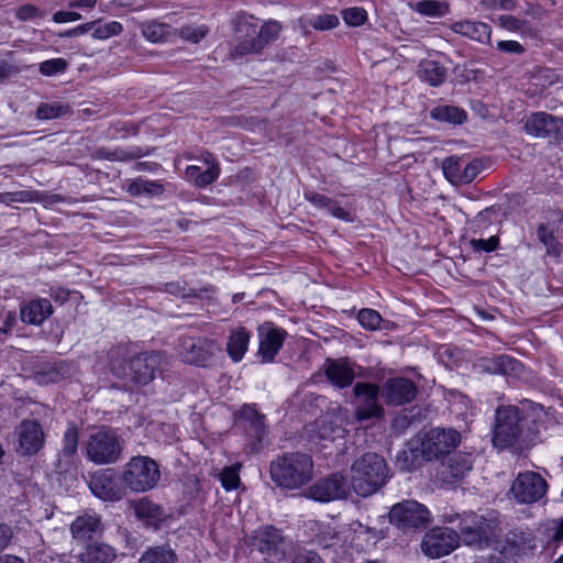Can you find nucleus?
Wrapping results in <instances>:
<instances>
[{"label":"nucleus","mask_w":563,"mask_h":563,"mask_svg":"<svg viewBox=\"0 0 563 563\" xmlns=\"http://www.w3.org/2000/svg\"><path fill=\"white\" fill-rule=\"evenodd\" d=\"M313 460L301 451L283 452L269 463V477L282 492H294L307 486L313 477Z\"/></svg>","instance_id":"obj_1"},{"label":"nucleus","mask_w":563,"mask_h":563,"mask_svg":"<svg viewBox=\"0 0 563 563\" xmlns=\"http://www.w3.org/2000/svg\"><path fill=\"white\" fill-rule=\"evenodd\" d=\"M232 29L238 40L233 51L241 57L261 53L278 38L282 31L280 24L276 21H268L258 26V19L246 12L236 14L232 20Z\"/></svg>","instance_id":"obj_2"},{"label":"nucleus","mask_w":563,"mask_h":563,"mask_svg":"<svg viewBox=\"0 0 563 563\" xmlns=\"http://www.w3.org/2000/svg\"><path fill=\"white\" fill-rule=\"evenodd\" d=\"M528 416L517 406H499L495 411L493 427V445L498 450H507L517 444L526 443Z\"/></svg>","instance_id":"obj_3"},{"label":"nucleus","mask_w":563,"mask_h":563,"mask_svg":"<svg viewBox=\"0 0 563 563\" xmlns=\"http://www.w3.org/2000/svg\"><path fill=\"white\" fill-rule=\"evenodd\" d=\"M388 477L385 459L377 453L367 452L353 463L349 482L356 495L368 497L379 490Z\"/></svg>","instance_id":"obj_4"},{"label":"nucleus","mask_w":563,"mask_h":563,"mask_svg":"<svg viewBox=\"0 0 563 563\" xmlns=\"http://www.w3.org/2000/svg\"><path fill=\"white\" fill-rule=\"evenodd\" d=\"M159 365V354L155 351H145L123 358L113 371L118 377L141 387L154 380Z\"/></svg>","instance_id":"obj_5"},{"label":"nucleus","mask_w":563,"mask_h":563,"mask_svg":"<svg viewBox=\"0 0 563 563\" xmlns=\"http://www.w3.org/2000/svg\"><path fill=\"white\" fill-rule=\"evenodd\" d=\"M161 477L158 464L148 456L137 455L130 460L122 475L123 483L132 492L152 489Z\"/></svg>","instance_id":"obj_6"},{"label":"nucleus","mask_w":563,"mask_h":563,"mask_svg":"<svg viewBox=\"0 0 563 563\" xmlns=\"http://www.w3.org/2000/svg\"><path fill=\"white\" fill-rule=\"evenodd\" d=\"M86 456L95 464L115 463L123 450L120 437L111 428L92 433L85 446Z\"/></svg>","instance_id":"obj_7"},{"label":"nucleus","mask_w":563,"mask_h":563,"mask_svg":"<svg viewBox=\"0 0 563 563\" xmlns=\"http://www.w3.org/2000/svg\"><path fill=\"white\" fill-rule=\"evenodd\" d=\"M430 521L428 507L413 499L397 503L389 510V522L404 532L421 531Z\"/></svg>","instance_id":"obj_8"},{"label":"nucleus","mask_w":563,"mask_h":563,"mask_svg":"<svg viewBox=\"0 0 563 563\" xmlns=\"http://www.w3.org/2000/svg\"><path fill=\"white\" fill-rule=\"evenodd\" d=\"M350 490L351 485L347 476L341 472H335L309 485L306 497L319 503H330L345 499L350 495Z\"/></svg>","instance_id":"obj_9"},{"label":"nucleus","mask_w":563,"mask_h":563,"mask_svg":"<svg viewBox=\"0 0 563 563\" xmlns=\"http://www.w3.org/2000/svg\"><path fill=\"white\" fill-rule=\"evenodd\" d=\"M252 545L266 561L280 562L286 558V538L282 529L273 525H266L255 530Z\"/></svg>","instance_id":"obj_10"},{"label":"nucleus","mask_w":563,"mask_h":563,"mask_svg":"<svg viewBox=\"0 0 563 563\" xmlns=\"http://www.w3.org/2000/svg\"><path fill=\"white\" fill-rule=\"evenodd\" d=\"M547 481L533 471L519 473L510 487L515 500L518 504L526 505L539 501L547 494Z\"/></svg>","instance_id":"obj_11"},{"label":"nucleus","mask_w":563,"mask_h":563,"mask_svg":"<svg viewBox=\"0 0 563 563\" xmlns=\"http://www.w3.org/2000/svg\"><path fill=\"white\" fill-rule=\"evenodd\" d=\"M461 443V434L454 429H434L421 442L426 461L439 460L452 453Z\"/></svg>","instance_id":"obj_12"},{"label":"nucleus","mask_w":563,"mask_h":563,"mask_svg":"<svg viewBox=\"0 0 563 563\" xmlns=\"http://www.w3.org/2000/svg\"><path fill=\"white\" fill-rule=\"evenodd\" d=\"M353 394L358 398L355 409V417L358 421H366L384 416V408L378 398L380 389L378 385L368 382H357L353 386Z\"/></svg>","instance_id":"obj_13"},{"label":"nucleus","mask_w":563,"mask_h":563,"mask_svg":"<svg viewBox=\"0 0 563 563\" xmlns=\"http://www.w3.org/2000/svg\"><path fill=\"white\" fill-rule=\"evenodd\" d=\"M216 342L208 338H184L178 346V354L184 363L207 367L214 356Z\"/></svg>","instance_id":"obj_14"},{"label":"nucleus","mask_w":563,"mask_h":563,"mask_svg":"<svg viewBox=\"0 0 563 563\" xmlns=\"http://www.w3.org/2000/svg\"><path fill=\"white\" fill-rule=\"evenodd\" d=\"M287 331L276 327L273 322H265L257 327L258 349L257 356L262 364L273 363L283 349L287 339Z\"/></svg>","instance_id":"obj_15"},{"label":"nucleus","mask_w":563,"mask_h":563,"mask_svg":"<svg viewBox=\"0 0 563 563\" xmlns=\"http://www.w3.org/2000/svg\"><path fill=\"white\" fill-rule=\"evenodd\" d=\"M418 395L417 384L409 377H389L383 384L380 396L390 407L405 406L412 402Z\"/></svg>","instance_id":"obj_16"},{"label":"nucleus","mask_w":563,"mask_h":563,"mask_svg":"<svg viewBox=\"0 0 563 563\" xmlns=\"http://www.w3.org/2000/svg\"><path fill=\"white\" fill-rule=\"evenodd\" d=\"M460 544L457 531L448 527H435L426 533L422 549L430 558H442L453 552Z\"/></svg>","instance_id":"obj_17"},{"label":"nucleus","mask_w":563,"mask_h":563,"mask_svg":"<svg viewBox=\"0 0 563 563\" xmlns=\"http://www.w3.org/2000/svg\"><path fill=\"white\" fill-rule=\"evenodd\" d=\"M459 536L467 545H482L488 542L489 525L483 516L465 514L459 521Z\"/></svg>","instance_id":"obj_18"},{"label":"nucleus","mask_w":563,"mask_h":563,"mask_svg":"<svg viewBox=\"0 0 563 563\" xmlns=\"http://www.w3.org/2000/svg\"><path fill=\"white\" fill-rule=\"evenodd\" d=\"M559 117H554L544 111L532 112L525 121V132L533 137H550L561 139Z\"/></svg>","instance_id":"obj_19"},{"label":"nucleus","mask_w":563,"mask_h":563,"mask_svg":"<svg viewBox=\"0 0 563 563\" xmlns=\"http://www.w3.org/2000/svg\"><path fill=\"white\" fill-rule=\"evenodd\" d=\"M476 367L479 373L503 376H519L523 369V363L507 354L494 355L492 357H481Z\"/></svg>","instance_id":"obj_20"},{"label":"nucleus","mask_w":563,"mask_h":563,"mask_svg":"<svg viewBox=\"0 0 563 563\" xmlns=\"http://www.w3.org/2000/svg\"><path fill=\"white\" fill-rule=\"evenodd\" d=\"M323 374L328 382L339 389L350 387L355 378V372L347 357L325 358Z\"/></svg>","instance_id":"obj_21"},{"label":"nucleus","mask_w":563,"mask_h":563,"mask_svg":"<svg viewBox=\"0 0 563 563\" xmlns=\"http://www.w3.org/2000/svg\"><path fill=\"white\" fill-rule=\"evenodd\" d=\"M44 445V431L37 420H23L19 427V446L23 455H34Z\"/></svg>","instance_id":"obj_22"},{"label":"nucleus","mask_w":563,"mask_h":563,"mask_svg":"<svg viewBox=\"0 0 563 563\" xmlns=\"http://www.w3.org/2000/svg\"><path fill=\"white\" fill-rule=\"evenodd\" d=\"M89 488L96 497L103 500H119L121 498V488L112 470L99 471L92 474Z\"/></svg>","instance_id":"obj_23"},{"label":"nucleus","mask_w":563,"mask_h":563,"mask_svg":"<svg viewBox=\"0 0 563 563\" xmlns=\"http://www.w3.org/2000/svg\"><path fill=\"white\" fill-rule=\"evenodd\" d=\"M54 312L51 300L47 298H34L20 307V319L30 325H42Z\"/></svg>","instance_id":"obj_24"},{"label":"nucleus","mask_w":563,"mask_h":563,"mask_svg":"<svg viewBox=\"0 0 563 563\" xmlns=\"http://www.w3.org/2000/svg\"><path fill=\"white\" fill-rule=\"evenodd\" d=\"M163 290L177 298L210 302L213 300L214 286L209 284L201 288H191L185 280H174L165 283Z\"/></svg>","instance_id":"obj_25"},{"label":"nucleus","mask_w":563,"mask_h":563,"mask_svg":"<svg viewBox=\"0 0 563 563\" xmlns=\"http://www.w3.org/2000/svg\"><path fill=\"white\" fill-rule=\"evenodd\" d=\"M302 195L305 200L316 209L327 210L331 217L338 220H342L344 222L351 221L350 212L341 207L339 202L331 197L320 194L311 188H305Z\"/></svg>","instance_id":"obj_26"},{"label":"nucleus","mask_w":563,"mask_h":563,"mask_svg":"<svg viewBox=\"0 0 563 563\" xmlns=\"http://www.w3.org/2000/svg\"><path fill=\"white\" fill-rule=\"evenodd\" d=\"M450 30L455 34L482 44H488L490 42L492 26L482 21H455L450 25Z\"/></svg>","instance_id":"obj_27"},{"label":"nucleus","mask_w":563,"mask_h":563,"mask_svg":"<svg viewBox=\"0 0 563 563\" xmlns=\"http://www.w3.org/2000/svg\"><path fill=\"white\" fill-rule=\"evenodd\" d=\"M236 421H244L249 424L250 430L253 432L254 438L262 442L266 435V417L257 409L256 404H244L234 413Z\"/></svg>","instance_id":"obj_28"},{"label":"nucleus","mask_w":563,"mask_h":563,"mask_svg":"<svg viewBox=\"0 0 563 563\" xmlns=\"http://www.w3.org/2000/svg\"><path fill=\"white\" fill-rule=\"evenodd\" d=\"M71 363L60 360L42 364L35 372V379L38 384H56L71 377Z\"/></svg>","instance_id":"obj_29"},{"label":"nucleus","mask_w":563,"mask_h":563,"mask_svg":"<svg viewBox=\"0 0 563 563\" xmlns=\"http://www.w3.org/2000/svg\"><path fill=\"white\" fill-rule=\"evenodd\" d=\"M251 336V331L243 325L230 330L225 350L234 363H239L244 358L249 350Z\"/></svg>","instance_id":"obj_30"},{"label":"nucleus","mask_w":563,"mask_h":563,"mask_svg":"<svg viewBox=\"0 0 563 563\" xmlns=\"http://www.w3.org/2000/svg\"><path fill=\"white\" fill-rule=\"evenodd\" d=\"M443 466L445 468L443 473H445L446 476L451 478V482H457L463 479L468 474V472L472 471V456L471 454L453 451L446 456Z\"/></svg>","instance_id":"obj_31"},{"label":"nucleus","mask_w":563,"mask_h":563,"mask_svg":"<svg viewBox=\"0 0 563 563\" xmlns=\"http://www.w3.org/2000/svg\"><path fill=\"white\" fill-rule=\"evenodd\" d=\"M73 538L80 541L92 540L101 533L102 522L98 517L85 515L77 517L70 526Z\"/></svg>","instance_id":"obj_32"},{"label":"nucleus","mask_w":563,"mask_h":563,"mask_svg":"<svg viewBox=\"0 0 563 563\" xmlns=\"http://www.w3.org/2000/svg\"><path fill=\"white\" fill-rule=\"evenodd\" d=\"M134 511L136 517L143 520L146 526L155 529H158L165 520L163 507L148 498L140 499L134 506Z\"/></svg>","instance_id":"obj_33"},{"label":"nucleus","mask_w":563,"mask_h":563,"mask_svg":"<svg viewBox=\"0 0 563 563\" xmlns=\"http://www.w3.org/2000/svg\"><path fill=\"white\" fill-rule=\"evenodd\" d=\"M430 118L440 123L462 125L467 121V112L457 106L439 104L431 109Z\"/></svg>","instance_id":"obj_34"},{"label":"nucleus","mask_w":563,"mask_h":563,"mask_svg":"<svg viewBox=\"0 0 563 563\" xmlns=\"http://www.w3.org/2000/svg\"><path fill=\"white\" fill-rule=\"evenodd\" d=\"M115 552L112 547L106 543H88L80 554L82 563H112Z\"/></svg>","instance_id":"obj_35"},{"label":"nucleus","mask_w":563,"mask_h":563,"mask_svg":"<svg viewBox=\"0 0 563 563\" xmlns=\"http://www.w3.org/2000/svg\"><path fill=\"white\" fill-rule=\"evenodd\" d=\"M140 31L142 36L151 43L167 42L173 34L172 25L156 20L141 23Z\"/></svg>","instance_id":"obj_36"},{"label":"nucleus","mask_w":563,"mask_h":563,"mask_svg":"<svg viewBox=\"0 0 563 563\" xmlns=\"http://www.w3.org/2000/svg\"><path fill=\"white\" fill-rule=\"evenodd\" d=\"M221 174L220 164H214L201 170L199 166L189 165L186 167V175L194 180L195 186L198 188H206L217 181Z\"/></svg>","instance_id":"obj_37"},{"label":"nucleus","mask_w":563,"mask_h":563,"mask_svg":"<svg viewBox=\"0 0 563 563\" xmlns=\"http://www.w3.org/2000/svg\"><path fill=\"white\" fill-rule=\"evenodd\" d=\"M139 563H179L177 553L166 544L147 548Z\"/></svg>","instance_id":"obj_38"},{"label":"nucleus","mask_w":563,"mask_h":563,"mask_svg":"<svg viewBox=\"0 0 563 563\" xmlns=\"http://www.w3.org/2000/svg\"><path fill=\"white\" fill-rule=\"evenodd\" d=\"M98 157L102 159H107L110 162H128L132 159H137L143 156L150 155L148 151H143L139 146H134L129 151L117 147L113 150L107 147H100L97 151Z\"/></svg>","instance_id":"obj_39"},{"label":"nucleus","mask_w":563,"mask_h":563,"mask_svg":"<svg viewBox=\"0 0 563 563\" xmlns=\"http://www.w3.org/2000/svg\"><path fill=\"white\" fill-rule=\"evenodd\" d=\"M420 71V78L432 87L442 85L448 76L446 68L437 60H424Z\"/></svg>","instance_id":"obj_40"},{"label":"nucleus","mask_w":563,"mask_h":563,"mask_svg":"<svg viewBox=\"0 0 563 563\" xmlns=\"http://www.w3.org/2000/svg\"><path fill=\"white\" fill-rule=\"evenodd\" d=\"M140 132V123L130 120H115L110 122L104 131V135L110 140L126 139L137 135Z\"/></svg>","instance_id":"obj_41"},{"label":"nucleus","mask_w":563,"mask_h":563,"mask_svg":"<svg viewBox=\"0 0 563 563\" xmlns=\"http://www.w3.org/2000/svg\"><path fill=\"white\" fill-rule=\"evenodd\" d=\"M80 429L76 422L69 421L62 439L60 453L65 459H73L77 454Z\"/></svg>","instance_id":"obj_42"},{"label":"nucleus","mask_w":563,"mask_h":563,"mask_svg":"<svg viewBox=\"0 0 563 563\" xmlns=\"http://www.w3.org/2000/svg\"><path fill=\"white\" fill-rule=\"evenodd\" d=\"M422 461H426L422 445L402 450L397 454V463L402 471L412 472L418 470L421 467Z\"/></svg>","instance_id":"obj_43"},{"label":"nucleus","mask_w":563,"mask_h":563,"mask_svg":"<svg viewBox=\"0 0 563 563\" xmlns=\"http://www.w3.org/2000/svg\"><path fill=\"white\" fill-rule=\"evenodd\" d=\"M538 240L545 246L547 254L552 257H560L562 254V245L555 238L553 231L548 225L540 224L537 228Z\"/></svg>","instance_id":"obj_44"},{"label":"nucleus","mask_w":563,"mask_h":563,"mask_svg":"<svg viewBox=\"0 0 563 563\" xmlns=\"http://www.w3.org/2000/svg\"><path fill=\"white\" fill-rule=\"evenodd\" d=\"M416 11L426 16L442 18L450 13V5L440 0H422L416 4Z\"/></svg>","instance_id":"obj_45"},{"label":"nucleus","mask_w":563,"mask_h":563,"mask_svg":"<svg viewBox=\"0 0 563 563\" xmlns=\"http://www.w3.org/2000/svg\"><path fill=\"white\" fill-rule=\"evenodd\" d=\"M95 27L92 30V37L96 40H108L112 36L120 35L123 32V25L118 21L101 23L93 21Z\"/></svg>","instance_id":"obj_46"},{"label":"nucleus","mask_w":563,"mask_h":563,"mask_svg":"<svg viewBox=\"0 0 563 563\" xmlns=\"http://www.w3.org/2000/svg\"><path fill=\"white\" fill-rule=\"evenodd\" d=\"M360 325L366 331H376L380 329L383 318L380 313L372 308H362L357 313Z\"/></svg>","instance_id":"obj_47"},{"label":"nucleus","mask_w":563,"mask_h":563,"mask_svg":"<svg viewBox=\"0 0 563 563\" xmlns=\"http://www.w3.org/2000/svg\"><path fill=\"white\" fill-rule=\"evenodd\" d=\"M464 161L456 156L446 157L442 163V170L445 178L452 184H460Z\"/></svg>","instance_id":"obj_48"},{"label":"nucleus","mask_w":563,"mask_h":563,"mask_svg":"<svg viewBox=\"0 0 563 563\" xmlns=\"http://www.w3.org/2000/svg\"><path fill=\"white\" fill-rule=\"evenodd\" d=\"M240 466H225L219 474L221 486L227 492H232L239 488L241 484Z\"/></svg>","instance_id":"obj_49"},{"label":"nucleus","mask_w":563,"mask_h":563,"mask_svg":"<svg viewBox=\"0 0 563 563\" xmlns=\"http://www.w3.org/2000/svg\"><path fill=\"white\" fill-rule=\"evenodd\" d=\"M68 63L62 57L46 59L38 65L41 75L51 77L66 71Z\"/></svg>","instance_id":"obj_50"},{"label":"nucleus","mask_w":563,"mask_h":563,"mask_svg":"<svg viewBox=\"0 0 563 563\" xmlns=\"http://www.w3.org/2000/svg\"><path fill=\"white\" fill-rule=\"evenodd\" d=\"M470 245L475 253H492L499 249L500 239L498 235H492L488 239H471Z\"/></svg>","instance_id":"obj_51"},{"label":"nucleus","mask_w":563,"mask_h":563,"mask_svg":"<svg viewBox=\"0 0 563 563\" xmlns=\"http://www.w3.org/2000/svg\"><path fill=\"white\" fill-rule=\"evenodd\" d=\"M343 21L350 26H361L367 20V12L361 7H352L342 10Z\"/></svg>","instance_id":"obj_52"},{"label":"nucleus","mask_w":563,"mask_h":563,"mask_svg":"<svg viewBox=\"0 0 563 563\" xmlns=\"http://www.w3.org/2000/svg\"><path fill=\"white\" fill-rule=\"evenodd\" d=\"M208 34V27L206 25H184L180 29V36L194 44L201 42Z\"/></svg>","instance_id":"obj_53"},{"label":"nucleus","mask_w":563,"mask_h":563,"mask_svg":"<svg viewBox=\"0 0 563 563\" xmlns=\"http://www.w3.org/2000/svg\"><path fill=\"white\" fill-rule=\"evenodd\" d=\"M483 163L481 159H472L471 162L463 163L462 177H460V184L472 183L482 172Z\"/></svg>","instance_id":"obj_54"},{"label":"nucleus","mask_w":563,"mask_h":563,"mask_svg":"<svg viewBox=\"0 0 563 563\" xmlns=\"http://www.w3.org/2000/svg\"><path fill=\"white\" fill-rule=\"evenodd\" d=\"M339 24V18L332 13L320 14L310 22V25L316 31H330L335 29Z\"/></svg>","instance_id":"obj_55"},{"label":"nucleus","mask_w":563,"mask_h":563,"mask_svg":"<svg viewBox=\"0 0 563 563\" xmlns=\"http://www.w3.org/2000/svg\"><path fill=\"white\" fill-rule=\"evenodd\" d=\"M31 200V192L25 190L0 194V201L5 205H10L11 202H27Z\"/></svg>","instance_id":"obj_56"},{"label":"nucleus","mask_w":563,"mask_h":563,"mask_svg":"<svg viewBox=\"0 0 563 563\" xmlns=\"http://www.w3.org/2000/svg\"><path fill=\"white\" fill-rule=\"evenodd\" d=\"M496 48L501 53L508 54H522L525 52V47L518 41L514 40H501L496 44Z\"/></svg>","instance_id":"obj_57"},{"label":"nucleus","mask_w":563,"mask_h":563,"mask_svg":"<svg viewBox=\"0 0 563 563\" xmlns=\"http://www.w3.org/2000/svg\"><path fill=\"white\" fill-rule=\"evenodd\" d=\"M291 563H324L321 556L312 550H303L296 553Z\"/></svg>","instance_id":"obj_58"},{"label":"nucleus","mask_w":563,"mask_h":563,"mask_svg":"<svg viewBox=\"0 0 563 563\" xmlns=\"http://www.w3.org/2000/svg\"><path fill=\"white\" fill-rule=\"evenodd\" d=\"M60 115V107L47 103H42L37 108V117L42 120H51Z\"/></svg>","instance_id":"obj_59"},{"label":"nucleus","mask_w":563,"mask_h":563,"mask_svg":"<svg viewBox=\"0 0 563 563\" xmlns=\"http://www.w3.org/2000/svg\"><path fill=\"white\" fill-rule=\"evenodd\" d=\"M81 15L73 10H58L53 14V21L56 23H68L78 21Z\"/></svg>","instance_id":"obj_60"},{"label":"nucleus","mask_w":563,"mask_h":563,"mask_svg":"<svg viewBox=\"0 0 563 563\" xmlns=\"http://www.w3.org/2000/svg\"><path fill=\"white\" fill-rule=\"evenodd\" d=\"M141 186L143 194L148 196H161L164 192V186L158 180L145 179Z\"/></svg>","instance_id":"obj_61"},{"label":"nucleus","mask_w":563,"mask_h":563,"mask_svg":"<svg viewBox=\"0 0 563 563\" xmlns=\"http://www.w3.org/2000/svg\"><path fill=\"white\" fill-rule=\"evenodd\" d=\"M13 539V530L11 526L0 522V553L5 550Z\"/></svg>","instance_id":"obj_62"},{"label":"nucleus","mask_w":563,"mask_h":563,"mask_svg":"<svg viewBox=\"0 0 563 563\" xmlns=\"http://www.w3.org/2000/svg\"><path fill=\"white\" fill-rule=\"evenodd\" d=\"M48 295L55 302L63 305L69 300L70 291L64 287H51Z\"/></svg>","instance_id":"obj_63"},{"label":"nucleus","mask_w":563,"mask_h":563,"mask_svg":"<svg viewBox=\"0 0 563 563\" xmlns=\"http://www.w3.org/2000/svg\"><path fill=\"white\" fill-rule=\"evenodd\" d=\"M16 324V314L13 311H8L4 318L2 319V324L0 325V334H9L14 325Z\"/></svg>","instance_id":"obj_64"}]
</instances>
